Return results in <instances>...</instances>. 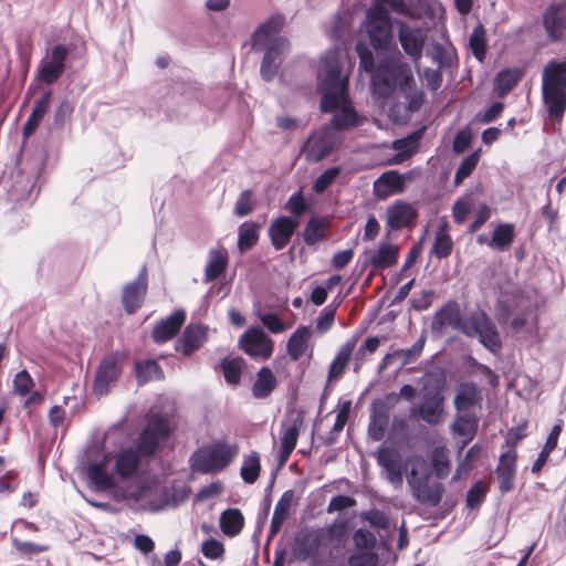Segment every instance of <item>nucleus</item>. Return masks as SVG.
Returning a JSON list of instances; mask_svg holds the SVG:
<instances>
[{
  "instance_id": "f257e3e1",
  "label": "nucleus",
  "mask_w": 566,
  "mask_h": 566,
  "mask_svg": "<svg viewBox=\"0 0 566 566\" xmlns=\"http://www.w3.org/2000/svg\"><path fill=\"white\" fill-rule=\"evenodd\" d=\"M451 326L469 337H479L480 343L493 354L502 349V340L492 318L482 310L471 312L467 319L461 317L457 301H448L432 318V331L440 332Z\"/></svg>"
},
{
  "instance_id": "f03ea898",
  "label": "nucleus",
  "mask_w": 566,
  "mask_h": 566,
  "mask_svg": "<svg viewBox=\"0 0 566 566\" xmlns=\"http://www.w3.org/2000/svg\"><path fill=\"white\" fill-rule=\"evenodd\" d=\"M168 436V422L161 417H151L140 432L136 447H128L116 455L115 473L123 479L137 476Z\"/></svg>"
},
{
  "instance_id": "7ed1b4c3",
  "label": "nucleus",
  "mask_w": 566,
  "mask_h": 566,
  "mask_svg": "<svg viewBox=\"0 0 566 566\" xmlns=\"http://www.w3.org/2000/svg\"><path fill=\"white\" fill-rule=\"evenodd\" d=\"M346 535L347 523L339 520L325 527L305 528L295 537L293 554L300 560H332L334 553L343 548Z\"/></svg>"
},
{
  "instance_id": "20e7f679",
  "label": "nucleus",
  "mask_w": 566,
  "mask_h": 566,
  "mask_svg": "<svg viewBox=\"0 0 566 566\" xmlns=\"http://www.w3.org/2000/svg\"><path fill=\"white\" fill-rule=\"evenodd\" d=\"M238 454L237 443L218 440L196 450L190 457V467L197 473L217 474L228 469Z\"/></svg>"
},
{
  "instance_id": "39448f33",
  "label": "nucleus",
  "mask_w": 566,
  "mask_h": 566,
  "mask_svg": "<svg viewBox=\"0 0 566 566\" xmlns=\"http://www.w3.org/2000/svg\"><path fill=\"white\" fill-rule=\"evenodd\" d=\"M412 81L413 76L406 64L394 59H385L371 72L370 88L375 96L388 98L395 93L397 84L405 88Z\"/></svg>"
},
{
  "instance_id": "423d86ee",
  "label": "nucleus",
  "mask_w": 566,
  "mask_h": 566,
  "mask_svg": "<svg viewBox=\"0 0 566 566\" xmlns=\"http://www.w3.org/2000/svg\"><path fill=\"white\" fill-rule=\"evenodd\" d=\"M431 474L427 462L422 458H417L407 474V482L416 501L434 507L440 504L446 489L441 482L430 483Z\"/></svg>"
},
{
  "instance_id": "0eeeda50",
  "label": "nucleus",
  "mask_w": 566,
  "mask_h": 566,
  "mask_svg": "<svg viewBox=\"0 0 566 566\" xmlns=\"http://www.w3.org/2000/svg\"><path fill=\"white\" fill-rule=\"evenodd\" d=\"M319 109L325 114L334 113L331 126L337 132L349 130L363 125L365 122V117L356 112L349 92L323 94L321 96Z\"/></svg>"
},
{
  "instance_id": "6e6552de",
  "label": "nucleus",
  "mask_w": 566,
  "mask_h": 566,
  "mask_svg": "<svg viewBox=\"0 0 566 566\" xmlns=\"http://www.w3.org/2000/svg\"><path fill=\"white\" fill-rule=\"evenodd\" d=\"M444 382L424 385L421 401L409 409V415L416 420H421L429 426H438L444 419Z\"/></svg>"
},
{
  "instance_id": "1a4fd4ad",
  "label": "nucleus",
  "mask_w": 566,
  "mask_h": 566,
  "mask_svg": "<svg viewBox=\"0 0 566 566\" xmlns=\"http://www.w3.org/2000/svg\"><path fill=\"white\" fill-rule=\"evenodd\" d=\"M342 53L338 49L328 50L321 59L317 70L318 91L323 94H340L348 91V77L342 76Z\"/></svg>"
},
{
  "instance_id": "9d476101",
  "label": "nucleus",
  "mask_w": 566,
  "mask_h": 566,
  "mask_svg": "<svg viewBox=\"0 0 566 566\" xmlns=\"http://www.w3.org/2000/svg\"><path fill=\"white\" fill-rule=\"evenodd\" d=\"M366 32L375 50H386L392 42V23L389 12L369 8L366 12Z\"/></svg>"
},
{
  "instance_id": "9b49d317",
  "label": "nucleus",
  "mask_w": 566,
  "mask_h": 566,
  "mask_svg": "<svg viewBox=\"0 0 566 566\" xmlns=\"http://www.w3.org/2000/svg\"><path fill=\"white\" fill-rule=\"evenodd\" d=\"M335 148V136L329 127L324 126L306 139L303 151L307 161L318 163L328 157Z\"/></svg>"
},
{
  "instance_id": "f8f14e48",
  "label": "nucleus",
  "mask_w": 566,
  "mask_h": 566,
  "mask_svg": "<svg viewBox=\"0 0 566 566\" xmlns=\"http://www.w3.org/2000/svg\"><path fill=\"white\" fill-rule=\"evenodd\" d=\"M67 55V46L63 44L53 46L51 55L42 59L39 64L38 78L49 85L55 83L64 72Z\"/></svg>"
},
{
  "instance_id": "ddd939ff",
  "label": "nucleus",
  "mask_w": 566,
  "mask_h": 566,
  "mask_svg": "<svg viewBox=\"0 0 566 566\" xmlns=\"http://www.w3.org/2000/svg\"><path fill=\"white\" fill-rule=\"evenodd\" d=\"M122 371V360L117 353L105 356L95 374L94 391L98 396L106 395L109 388L115 384Z\"/></svg>"
},
{
  "instance_id": "4468645a",
  "label": "nucleus",
  "mask_w": 566,
  "mask_h": 566,
  "mask_svg": "<svg viewBox=\"0 0 566 566\" xmlns=\"http://www.w3.org/2000/svg\"><path fill=\"white\" fill-rule=\"evenodd\" d=\"M240 348L253 358L268 359L273 353L272 339L261 328L248 329L239 340Z\"/></svg>"
},
{
  "instance_id": "2eb2a0df",
  "label": "nucleus",
  "mask_w": 566,
  "mask_h": 566,
  "mask_svg": "<svg viewBox=\"0 0 566 566\" xmlns=\"http://www.w3.org/2000/svg\"><path fill=\"white\" fill-rule=\"evenodd\" d=\"M398 38L405 53L417 63L422 56L427 32L422 28L400 23Z\"/></svg>"
},
{
  "instance_id": "dca6fc26",
  "label": "nucleus",
  "mask_w": 566,
  "mask_h": 566,
  "mask_svg": "<svg viewBox=\"0 0 566 566\" xmlns=\"http://www.w3.org/2000/svg\"><path fill=\"white\" fill-rule=\"evenodd\" d=\"M289 48L290 42L285 38H276L270 45H266L260 67L261 76L265 82H271L274 78L282 63L281 54Z\"/></svg>"
},
{
  "instance_id": "f3484780",
  "label": "nucleus",
  "mask_w": 566,
  "mask_h": 566,
  "mask_svg": "<svg viewBox=\"0 0 566 566\" xmlns=\"http://www.w3.org/2000/svg\"><path fill=\"white\" fill-rule=\"evenodd\" d=\"M298 224L296 219L286 216L277 217L271 221L268 234L276 251L283 250L290 243Z\"/></svg>"
},
{
  "instance_id": "a211bd4d",
  "label": "nucleus",
  "mask_w": 566,
  "mask_h": 566,
  "mask_svg": "<svg viewBox=\"0 0 566 566\" xmlns=\"http://www.w3.org/2000/svg\"><path fill=\"white\" fill-rule=\"evenodd\" d=\"M517 467V451L507 450L503 452L495 469V474L499 480V491L502 494L511 492L515 486Z\"/></svg>"
},
{
  "instance_id": "6ab92c4d",
  "label": "nucleus",
  "mask_w": 566,
  "mask_h": 566,
  "mask_svg": "<svg viewBox=\"0 0 566 566\" xmlns=\"http://www.w3.org/2000/svg\"><path fill=\"white\" fill-rule=\"evenodd\" d=\"M147 292V269L143 266L138 276L128 283L122 295L125 311L128 314L135 313L143 304Z\"/></svg>"
},
{
  "instance_id": "aec40b11",
  "label": "nucleus",
  "mask_w": 566,
  "mask_h": 566,
  "mask_svg": "<svg viewBox=\"0 0 566 566\" xmlns=\"http://www.w3.org/2000/svg\"><path fill=\"white\" fill-rule=\"evenodd\" d=\"M543 27L552 42H558L566 31V12L562 3H551L543 13Z\"/></svg>"
},
{
  "instance_id": "412c9836",
  "label": "nucleus",
  "mask_w": 566,
  "mask_h": 566,
  "mask_svg": "<svg viewBox=\"0 0 566 566\" xmlns=\"http://www.w3.org/2000/svg\"><path fill=\"white\" fill-rule=\"evenodd\" d=\"M418 217L412 205L397 200L387 208V227L390 230H401L411 227Z\"/></svg>"
},
{
  "instance_id": "4be33fe9",
  "label": "nucleus",
  "mask_w": 566,
  "mask_h": 566,
  "mask_svg": "<svg viewBox=\"0 0 566 566\" xmlns=\"http://www.w3.org/2000/svg\"><path fill=\"white\" fill-rule=\"evenodd\" d=\"M285 19L282 14L271 15L265 22L260 24L252 34V49L261 51L270 45L276 39L275 36L281 32Z\"/></svg>"
},
{
  "instance_id": "5701e85b",
  "label": "nucleus",
  "mask_w": 566,
  "mask_h": 566,
  "mask_svg": "<svg viewBox=\"0 0 566 566\" xmlns=\"http://www.w3.org/2000/svg\"><path fill=\"white\" fill-rule=\"evenodd\" d=\"M377 462L387 474V480L394 485H400L403 480V467L400 454L392 448L380 447L377 451Z\"/></svg>"
},
{
  "instance_id": "b1692460",
  "label": "nucleus",
  "mask_w": 566,
  "mask_h": 566,
  "mask_svg": "<svg viewBox=\"0 0 566 566\" xmlns=\"http://www.w3.org/2000/svg\"><path fill=\"white\" fill-rule=\"evenodd\" d=\"M482 400L481 388L472 381H464L458 386L453 403L458 412H470L471 408L481 406Z\"/></svg>"
},
{
  "instance_id": "393cba45",
  "label": "nucleus",
  "mask_w": 566,
  "mask_h": 566,
  "mask_svg": "<svg viewBox=\"0 0 566 566\" xmlns=\"http://www.w3.org/2000/svg\"><path fill=\"white\" fill-rule=\"evenodd\" d=\"M332 228V221L326 216H312L305 224L302 233L303 241L308 247H315L323 242Z\"/></svg>"
},
{
  "instance_id": "a878e982",
  "label": "nucleus",
  "mask_w": 566,
  "mask_h": 566,
  "mask_svg": "<svg viewBox=\"0 0 566 566\" xmlns=\"http://www.w3.org/2000/svg\"><path fill=\"white\" fill-rule=\"evenodd\" d=\"M229 265V252L224 247L209 250L208 260L205 266L203 281L206 283L216 281L226 274Z\"/></svg>"
},
{
  "instance_id": "bb28decb",
  "label": "nucleus",
  "mask_w": 566,
  "mask_h": 566,
  "mask_svg": "<svg viewBox=\"0 0 566 566\" xmlns=\"http://www.w3.org/2000/svg\"><path fill=\"white\" fill-rule=\"evenodd\" d=\"M405 189L402 176L397 170L385 171L374 182V193L377 198L384 199Z\"/></svg>"
},
{
  "instance_id": "cd10ccee",
  "label": "nucleus",
  "mask_w": 566,
  "mask_h": 566,
  "mask_svg": "<svg viewBox=\"0 0 566 566\" xmlns=\"http://www.w3.org/2000/svg\"><path fill=\"white\" fill-rule=\"evenodd\" d=\"M389 423V412L382 401H374L370 420L368 423V436L374 441H380L385 437Z\"/></svg>"
},
{
  "instance_id": "c85d7f7f",
  "label": "nucleus",
  "mask_w": 566,
  "mask_h": 566,
  "mask_svg": "<svg viewBox=\"0 0 566 566\" xmlns=\"http://www.w3.org/2000/svg\"><path fill=\"white\" fill-rule=\"evenodd\" d=\"M479 419L473 412H458L452 424L451 429L454 434L459 437H464L460 450H462L476 434L478 431Z\"/></svg>"
},
{
  "instance_id": "c756f323",
  "label": "nucleus",
  "mask_w": 566,
  "mask_h": 566,
  "mask_svg": "<svg viewBox=\"0 0 566 566\" xmlns=\"http://www.w3.org/2000/svg\"><path fill=\"white\" fill-rule=\"evenodd\" d=\"M294 491H285L279 499L270 525V535L275 536L282 528L283 523L290 516L291 509L294 504Z\"/></svg>"
},
{
  "instance_id": "7c9ffc66",
  "label": "nucleus",
  "mask_w": 566,
  "mask_h": 566,
  "mask_svg": "<svg viewBox=\"0 0 566 566\" xmlns=\"http://www.w3.org/2000/svg\"><path fill=\"white\" fill-rule=\"evenodd\" d=\"M208 339V328L203 325H189L186 327L181 343V353L190 356L198 350Z\"/></svg>"
},
{
  "instance_id": "2f4dec72",
  "label": "nucleus",
  "mask_w": 566,
  "mask_h": 566,
  "mask_svg": "<svg viewBox=\"0 0 566 566\" xmlns=\"http://www.w3.org/2000/svg\"><path fill=\"white\" fill-rule=\"evenodd\" d=\"M277 387V379L268 366L261 367L252 384V395L256 399H265L271 396Z\"/></svg>"
},
{
  "instance_id": "473e14b6",
  "label": "nucleus",
  "mask_w": 566,
  "mask_h": 566,
  "mask_svg": "<svg viewBox=\"0 0 566 566\" xmlns=\"http://www.w3.org/2000/svg\"><path fill=\"white\" fill-rule=\"evenodd\" d=\"M423 128H420L407 137L396 139L392 143V148L398 153L391 159V164H401L406 159L410 158L419 147V140L422 137Z\"/></svg>"
},
{
  "instance_id": "72a5a7b5",
  "label": "nucleus",
  "mask_w": 566,
  "mask_h": 566,
  "mask_svg": "<svg viewBox=\"0 0 566 566\" xmlns=\"http://www.w3.org/2000/svg\"><path fill=\"white\" fill-rule=\"evenodd\" d=\"M357 344V337H352L342 345L335 358L329 365L328 380L338 379L344 374L353 352Z\"/></svg>"
},
{
  "instance_id": "f704fd0d",
  "label": "nucleus",
  "mask_w": 566,
  "mask_h": 566,
  "mask_svg": "<svg viewBox=\"0 0 566 566\" xmlns=\"http://www.w3.org/2000/svg\"><path fill=\"white\" fill-rule=\"evenodd\" d=\"M35 178L36 172H33L31 175L19 172L15 176V179L9 191L11 200L15 202L28 201L31 198L32 192L34 191Z\"/></svg>"
},
{
  "instance_id": "c9c22d12",
  "label": "nucleus",
  "mask_w": 566,
  "mask_h": 566,
  "mask_svg": "<svg viewBox=\"0 0 566 566\" xmlns=\"http://www.w3.org/2000/svg\"><path fill=\"white\" fill-rule=\"evenodd\" d=\"M543 98L547 105V112L551 118L559 122L563 119L566 111V92L559 88H542Z\"/></svg>"
},
{
  "instance_id": "e433bc0d",
  "label": "nucleus",
  "mask_w": 566,
  "mask_h": 566,
  "mask_svg": "<svg viewBox=\"0 0 566 566\" xmlns=\"http://www.w3.org/2000/svg\"><path fill=\"white\" fill-rule=\"evenodd\" d=\"M542 88H566V64L551 61L543 71Z\"/></svg>"
},
{
  "instance_id": "4c0bfd02",
  "label": "nucleus",
  "mask_w": 566,
  "mask_h": 566,
  "mask_svg": "<svg viewBox=\"0 0 566 566\" xmlns=\"http://www.w3.org/2000/svg\"><path fill=\"white\" fill-rule=\"evenodd\" d=\"M244 527V516L239 509H227L220 515V528L226 536L234 537Z\"/></svg>"
},
{
  "instance_id": "58836bf2",
  "label": "nucleus",
  "mask_w": 566,
  "mask_h": 566,
  "mask_svg": "<svg viewBox=\"0 0 566 566\" xmlns=\"http://www.w3.org/2000/svg\"><path fill=\"white\" fill-rule=\"evenodd\" d=\"M301 422H302L301 420L298 423H296V421H295L293 424L286 427L282 431L280 450H279V462L281 465L285 464L289 461L293 450L296 447L297 439L300 436Z\"/></svg>"
},
{
  "instance_id": "ea45409f",
  "label": "nucleus",
  "mask_w": 566,
  "mask_h": 566,
  "mask_svg": "<svg viewBox=\"0 0 566 566\" xmlns=\"http://www.w3.org/2000/svg\"><path fill=\"white\" fill-rule=\"evenodd\" d=\"M245 361L240 356L222 358L220 360V369L226 382L230 386H238L241 381Z\"/></svg>"
},
{
  "instance_id": "a19ab883",
  "label": "nucleus",
  "mask_w": 566,
  "mask_h": 566,
  "mask_svg": "<svg viewBox=\"0 0 566 566\" xmlns=\"http://www.w3.org/2000/svg\"><path fill=\"white\" fill-rule=\"evenodd\" d=\"M398 255L399 249L397 245L384 243L371 255L370 264L376 270H384L396 264L398 261Z\"/></svg>"
},
{
  "instance_id": "79ce46f5",
  "label": "nucleus",
  "mask_w": 566,
  "mask_h": 566,
  "mask_svg": "<svg viewBox=\"0 0 566 566\" xmlns=\"http://www.w3.org/2000/svg\"><path fill=\"white\" fill-rule=\"evenodd\" d=\"M311 331L307 326H300L287 340V353L293 360H298L307 349Z\"/></svg>"
},
{
  "instance_id": "37998d69",
  "label": "nucleus",
  "mask_w": 566,
  "mask_h": 566,
  "mask_svg": "<svg viewBox=\"0 0 566 566\" xmlns=\"http://www.w3.org/2000/svg\"><path fill=\"white\" fill-rule=\"evenodd\" d=\"M523 72L520 69H505L494 80V88L499 96L507 95L521 81Z\"/></svg>"
},
{
  "instance_id": "c03bdc74",
  "label": "nucleus",
  "mask_w": 566,
  "mask_h": 566,
  "mask_svg": "<svg viewBox=\"0 0 566 566\" xmlns=\"http://www.w3.org/2000/svg\"><path fill=\"white\" fill-rule=\"evenodd\" d=\"M350 408L352 402L349 400H346L340 403L333 428L325 437L321 438L324 446L328 447L336 443L339 433L343 431L345 424L349 419Z\"/></svg>"
},
{
  "instance_id": "a18cd8bd",
  "label": "nucleus",
  "mask_w": 566,
  "mask_h": 566,
  "mask_svg": "<svg viewBox=\"0 0 566 566\" xmlns=\"http://www.w3.org/2000/svg\"><path fill=\"white\" fill-rule=\"evenodd\" d=\"M88 480L99 491H106L115 485L114 479L105 471V464L102 462L90 463L86 468Z\"/></svg>"
},
{
  "instance_id": "49530a36",
  "label": "nucleus",
  "mask_w": 566,
  "mask_h": 566,
  "mask_svg": "<svg viewBox=\"0 0 566 566\" xmlns=\"http://www.w3.org/2000/svg\"><path fill=\"white\" fill-rule=\"evenodd\" d=\"M431 465L438 479H444L451 471L450 451L446 446H437L431 451Z\"/></svg>"
},
{
  "instance_id": "de8ad7c7",
  "label": "nucleus",
  "mask_w": 566,
  "mask_h": 566,
  "mask_svg": "<svg viewBox=\"0 0 566 566\" xmlns=\"http://www.w3.org/2000/svg\"><path fill=\"white\" fill-rule=\"evenodd\" d=\"M177 334V310L161 319L153 329L151 337L155 343L163 344L171 339Z\"/></svg>"
},
{
  "instance_id": "09e8293b",
  "label": "nucleus",
  "mask_w": 566,
  "mask_h": 566,
  "mask_svg": "<svg viewBox=\"0 0 566 566\" xmlns=\"http://www.w3.org/2000/svg\"><path fill=\"white\" fill-rule=\"evenodd\" d=\"M515 229L512 223H500L493 231L488 245L500 251L506 250L514 241Z\"/></svg>"
},
{
  "instance_id": "8fccbe9b",
  "label": "nucleus",
  "mask_w": 566,
  "mask_h": 566,
  "mask_svg": "<svg viewBox=\"0 0 566 566\" xmlns=\"http://www.w3.org/2000/svg\"><path fill=\"white\" fill-rule=\"evenodd\" d=\"M261 472V460L256 451H251L243 455V462L240 469L241 479L247 484H253L258 481Z\"/></svg>"
},
{
  "instance_id": "3c124183",
  "label": "nucleus",
  "mask_w": 566,
  "mask_h": 566,
  "mask_svg": "<svg viewBox=\"0 0 566 566\" xmlns=\"http://www.w3.org/2000/svg\"><path fill=\"white\" fill-rule=\"evenodd\" d=\"M448 231V223L443 222L440 224L434 237L431 253L439 259L448 258L452 253L453 242Z\"/></svg>"
},
{
  "instance_id": "603ef678",
  "label": "nucleus",
  "mask_w": 566,
  "mask_h": 566,
  "mask_svg": "<svg viewBox=\"0 0 566 566\" xmlns=\"http://www.w3.org/2000/svg\"><path fill=\"white\" fill-rule=\"evenodd\" d=\"M260 226L255 222H243L239 227L238 249L245 252L256 245L260 237Z\"/></svg>"
},
{
  "instance_id": "864d4df0",
  "label": "nucleus",
  "mask_w": 566,
  "mask_h": 566,
  "mask_svg": "<svg viewBox=\"0 0 566 566\" xmlns=\"http://www.w3.org/2000/svg\"><path fill=\"white\" fill-rule=\"evenodd\" d=\"M469 45L473 56L479 62H484L486 56L488 40L486 30L482 23H479L472 31Z\"/></svg>"
},
{
  "instance_id": "5fc2aeb1",
  "label": "nucleus",
  "mask_w": 566,
  "mask_h": 566,
  "mask_svg": "<svg viewBox=\"0 0 566 566\" xmlns=\"http://www.w3.org/2000/svg\"><path fill=\"white\" fill-rule=\"evenodd\" d=\"M136 377L140 385L163 378V370L155 359H146L135 364Z\"/></svg>"
},
{
  "instance_id": "6e6d98bb",
  "label": "nucleus",
  "mask_w": 566,
  "mask_h": 566,
  "mask_svg": "<svg viewBox=\"0 0 566 566\" xmlns=\"http://www.w3.org/2000/svg\"><path fill=\"white\" fill-rule=\"evenodd\" d=\"M446 54V50L442 45H437L434 48L433 59L439 63L438 70L426 69L423 71V77L427 82V86L430 91H437L442 84V73L441 67L444 64L443 56Z\"/></svg>"
},
{
  "instance_id": "4d7b16f0",
  "label": "nucleus",
  "mask_w": 566,
  "mask_h": 566,
  "mask_svg": "<svg viewBox=\"0 0 566 566\" xmlns=\"http://www.w3.org/2000/svg\"><path fill=\"white\" fill-rule=\"evenodd\" d=\"M424 343H426V337L424 336H421L413 345L411 348H407V349H398L394 353H389L387 354L384 359H382V366H386L390 363L391 358L394 357H401L402 358V364L403 365H407V364H410L412 363L413 360H416L420 354L422 353L423 350V347H424Z\"/></svg>"
},
{
  "instance_id": "13d9d810",
  "label": "nucleus",
  "mask_w": 566,
  "mask_h": 566,
  "mask_svg": "<svg viewBox=\"0 0 566 566\" xmlns=\"http://www.w3.org/2000/svg\"><path fill=\"white\" fill-rule=\"evenodd\" d=\"M370 8H379L385 12L391 10L408 18L415 17L412 8L405 0H374V4Z\"/></svg>"
},
{
  "instance_id": "bf43d9fd",
  "label": "nucleus",
  "mask_w": 566,
  "mask_h": 566,
  "mask_svg": "<svg viewBox=\"0 0 566 566\" xmlns=\"http://www.w3.org/2000/svg\"><path fill=\"white\" fill-rule=\"evenodd\" d=\"M380 345V338L377 336H371L366 338V340L360 345L355 354V366L354 371H358L363 364L367 360L368 355H373L377 352Z\"/></svg>"
},
{
  "instance_id": "052dcab7",
  "label": "nucleus",
  "mask_w": 566,
  "mask_h": 566,
  "mask_svg": "<svg viewBox=\"0 0 566 566\" xmlns=\"http://www.w3.org/2000/svg\"><path fill=\"white\" fill-rule=\"evenodd\" d=\"M480 160V150H475L465 157L458 167L454 175V184L460 185L468 178L476 168Z\"/></svg>"
},
{
  "instance_id": "680f3d73",
  "label": "nucleus",
  "mask_w": 566,
  "mask_h": 566,
  "mask_svg": "<svg viewBox=\"0 0 566 566\" xmlns=\"http://www.w3.org/2000/svg\"><path fill=\"white\" fill-rule=\"evenodd\" d=\"M488 491L489 486L485 483L476 481L467 493V507L471 510L479 507L484 502Z\"/></svg>"
},
{
  "instance_id": "e2e57ef3",
  "label": "nucleus",
  "mask_w": 566,
  "mask_h": 566,
  "mask_svg": "<svg viewBox=\"0 0 566 566\" xmlns=\"http://www.w3.org/2000/svg\"><path fill=\"white\" fill-rule=\"evenodd\" d=\"M340 172L342 169L338 166L326 169L314 181L313 190L316 193H323L324 191L327 190V188H329L334 184V181L337 179Z\"/></svg>"
},
{
  "instance_id": "0e129e2a",
  "label": "nucleus",
  "mask_w": 566,
  "mask_h": 566,
  "mask_svg": "<svg viewBox=\"0 0 566 566\" xmlns=\"http://www.w3.org/2000/svg\"><path fill=\"white\" fill-rule=\"evenodd\" d=\"M252 198L253 191L250 189L240 193L234 207L235 216L245 217L254 210V202L252 201Z\"/></svg>"
},
{
  "instance_id": "69168bd1",
  "label": "nucleus",
  "mask_w": 566,
  "mask_h": 566,
  "mask_svg": "<svg viewBox=\"0 0 566 566\" xmlns=\"http://www.w3.org/2000/svg\"><path fill=\"white\" fill-rule=\"evenodd\" d=\"M527 421L523 423L512 427L505 437V446L509 450H516L517 446L521 441L527 436Z\"/></svg>"
},
{
  "instance_id": "338daca9",
  "label": "nucleus",
  "mask_w": 566,
  "mask_h": 566,
  "mask_svg": "<svg viewBox=\"0 0 566 566\" xmlns=\"http://www.w3.org/2000/svg\"><path fill=\"white\" fill-rule=\"evenodd\" d=\"M356 52L359 57V65L364 71L371 73L376 70L377 65H375L374 54L367 44L358 42L356 44Z\"/></svg>"
},
{
  "instance_id": "774afa93",
  "label": "nucleus",
  "mask_w": 566,
  "mask_h": 566,
  "mask_svg": "<svg viewBox=\"0 0 566 566\" xmlns=\"http://www.w3.org/2000/svg\"><path fill=\"white\" fill-rule=\"evenodd\" d=\"M285 208L295 217L298 218L303 216L307 209L308 205L302 193V191L294 192L287 200Z\"/></svg>"
}]
</instances>
